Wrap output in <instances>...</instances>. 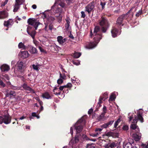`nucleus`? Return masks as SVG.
<instances>
[{"instance_id": "nucleus-1", "label": "nucleus", "mask_w": 148, "mask_h": 148, "mask_svg": "<svg viewBox=\"0 0 148 148\" xmlns=\"http://www.w3.org/2000/svg\"><path fill=\"white\" fill-rule=\"evenodd\" d=\"M98 22L100 27L96 26L94 29L93 33L91 30L90 36L92 37L93 36V41L89 43L87 45L89 49H92L95 47L102 38V32L106 33L110 26L109 21L104 14L101 15L100 19Z\"/></svg>"}, {"instance_id": "nucleus-2", "label": "nucleus", "mask_w": 148, "mask_h": 148, "mask_svg": "<svg viewBox=\"0 0 148 148\" xmlns=\"http://www.w3.org/2000/svg\"><path fill=\"white\" fill-rule=\"evenodd\" d=\"M126 15L123 14L118 18L116 21V24L119 28L123 26V22L124 20H126Z\"/></svg>"}, {"instance_id": "nucleus-3", "label": "nucleus", "mask_w": 148, "mask_h": 148, "mask_svg": "<svg viewBox=\"0 0 148 148\" xmlns=\"http://www.w3.org/2000/svg\"><path fill=\"white\" fill-rule=\"evenodd\" d=\"M27 23L29 25L33 26V28H34L35 30L37 29L38 25L40 24L39 22H35V20L31 18L28 20Z\"/></svg>"}, {"instance_id": "nucleus-4", "label": "nucleus", "mask_w": 148, "mask_h": 148, "mask_svg": "<svg viewBox=\"0 0 148 148\" xmlns=\"http://www.w3.org/2000/svg\"><path fill=\"white\" fill-rule=\"evenodd\" d=\"M95 7L94 3L92 2L89 3L85 7V12H87L89 15L92 11H94L93 9Z\"/></svg>"}, {"instance_id": "nucleus-5", "label": "nucleus", "mask_w": 148, "mask_h": 148, "mask_svg": "<svg viewBox=\"0 0 148 148\" xmlns=\"http://www.w3.org/2000/svg\"><path fill=\"white\" fill-rule=\"evenodd\" d=\"M32 27L29 26L27 27V31L28 34L32 38L34 39L35 38L36 31L35 29H34V28H33L32 29Z\"/></svg>"}, {"instance_id": "nucleus-6", "label": "nucleus", "mask_w": 148, "mask_h": 148, "mask_svg": "<svg viewBox=\"0 0 148 148\" xmlns=\"http://www.w3.org/2000/svg\"><path fill=\"white\" fill-rule=\"evenodd\" d=\"M4 119V123L8 124L10 123L11 120V117L9 114H7L3 115Z\"/></svg>"}, {"instance_id": "nucleus-7", "label": "nucleus", "mask_w": 148, "mask_h": 148, "mask_svg": "<svg viewBox=\"0 0 148 148\" xmlns=\"http://www.w3.org/2000/svg\"><path fill=\"white\" fill-rule=\"evenodd\" d=\"M14 23L13 20L10 19L7 21H4V25L7 28H9L11 27Z\"/></svg>"}, {"instance_id": "nucleus-8", "label": "nucleus", "mask_w": 148, "mask_h": 148, "mask_svg": "<svg viewBox=\"0 0 148 148\" xmlns=\"http://www.w3.org/2000/svg\"><path fill=\"white\" fill-rule=\"evenodd\" d=\"M27 50L29 51L32 54L36 53L38 52L36 48L30 45H28Z\"/></svg>"}, {"instance_id": "nucleus-9", "label": "nucleus", "mask_w": 148, "mask_h": 148, "mask_svg": "<svg viewBox=\"0 0 148 148\" xmlns=\"http://www.w3.org/2000/svg\"><path fill=\"white\" fill-rule=\"evenodd\" d=\"M8 13L6 10L0 11V19H3L8 17Z\"/></svg>"}, {"instance_id": "nucleus-10", "label": "nucleus", "mask_w": 148, "mask_h": 148, "mask_svg": "<svg viewBox=\"0 0 148 148\" xmlns=\"http://www.w3.org/2000/svg\"><path fill=\"white\" fill-rule=\"evenodd\" d=\"M131 10H129L126 13L124 14H125L126 16V20L127 21H128L132 19L134 15V14L133 12H131Z\"/></svg>"}, {"instance_id": "nucleus-11", "label": "nucleus", "mask_w": 148, "mask_h": 148, "mask_svg": "<svg viewBox=\"0 0 148 148\" xmlns=\"http://www.w3.org/2000/svg\"><path fill=\"white\" fill-rule=\"evenodd\" d=\"M111 33L112 37L115 38L118 35H120L121 32H119V30L117 29L114 28L112 29Z\"/></svg>"}, {"instance_id": "nucleus-12", "label": "nucleus", "mask_w": 148, "mask_h": 148, "mask_svg": "<svg viewBox=\"0 0 148 148\" xmlns=\"http://www.w3.org/2000/svg\"><path fill=\"white\" fill-rule=\"evenodd\" d=\"M74 126L77 132L78 133L81 132L83 128V126L81 124H75Z\"/></svg>"}, {"instance_id": "nucleus-13", "label": "nucleus", "mask_w": 148, "mask_h": 148, "mask_svg": "<svg viewBox=\"0 0 148 148\" xmlns=\"http://www.w3.org/2000/svg\"><path fill=\"white\" fill-rule=\"evenodd\" d=\"M0 69L2 72H5L8 71L10 69V66L6 64H3L2 65Z\"/></svg>"}, {"instance_id": "nucleus-14", "label": "nucleus", "mask_w": 148, "mask_h": 148, "mask_svg": "<svg viewBox=\"0 0 148 148\" xmlns=\"http://www.w3.org/2000/svg\"><path fill=\"white\" fill-rule=\"evenodd\" d=\"M63 37L61 36H58L57 38L58 41L60 44L62 45H63L66 40V38L63 39Z\"/></svg>"}, {"instance_id": "nucleus-15", "label": "nucleus", "mask_w": 148, "mask_h": 148, "mask_svg": "<svg viewBox=\"0 0 148 148\" xmlns=\"http://www.w3.org/2000/svg\"><path fill=\"white\" fill-rule=\"evenodd\" d=\"M23 88L25 90H28L30 92H33L34 93V90L29 86H28L26 83H24L22 85Z\"/></svg>"}, {"instance_id": "nucleus-16", "label": "nucleus", "mask_w": 148, "mask_h": 148, "mask_svg": "<svg viewBox=\"0 0 148 148\" xmlns=\"http://www.w3.org/2000/svg\"><path fill=\"white\" fill-rule=\"evenodd\" d=\"M62 11V9L61 8H58L54 11V12L55 14H58L57 15H56V16H60L61 15Z\"/></svg>"}, {"instance_id": "nucleus-17", "label": "nucleus", "mask_w": 148, "mask_h": 148, "mask_svg": "<svg viewBox=\"0 0 148 148\" xmlns=\"http://www.w3.org/2000/svg\"><path fill=\"white\" fill-rule=\"evenodd\" d=\"M29 54L27 51H23L21 52V56L23 58H27L29 56Z\"/></svg>"}, {"instance_id": "nucleus-18", "label": "nucleus", "mask_w": 148, "mask_h": 148, "mask_svg": "<svg viewBox=\"0 0 148 148\" xmlns=\"http://www.w3.org/2000/svg\"><path fill=\"white\" fill-rule=\"evenodd\" d=\"M23 63L22 62L18 61L17 64V66L18 67V71H23L22 68L23 66Z\"/></svg>"}, {"instance_id": "nucleus-19", "label": "nucleus", "mask_w": 148, "mask_h": 148, "mask_svg": "<svg viewBox=\"0 0 148 148\" xmlns=\"http://www.w3.org/2000/svg\"><path fill=\"white\" fill-rule=\"evenodd\" d=\"M28 45H25L22 42H20L18 45V47L19 49H23L27 50Z\"/></svg>"}, {"instance_id": "nucleus-20", "label": "nucleus", "mask_w": 148, "mask_h": 148, "mask_svg": "<svg viewBox=\"0 0 148 148\" xmlns=\"http://www.w3.org/2000/svg\"><path fill=\"white\" fill-rule=\"evenodd\" d=\"M42 96L43 98L47 99H51V97L47 92H46L42 94Z\"/></svg>"}, {"instance_id": "nucleus-21", "label": "nucleus", "mask_w": 148, "mask_h": 148, "mask_svg": "<svg viewBox=\"0 0 148 148\" xmlns=\"http://www.w3.org/2000/svg\"><path fill=\"white\" fill-rule=\"evenodd\" d=\"M137 115L138 120L140 121L141 123H143L144 122V119L141 114L139 112L137 113Z\"/></svg>"}, {"instance_id": "nucleus-22", "label": "nucleus", "mask_w": 148, "mask_h": 148, "mask_svg": "<svg viewBox=\"0 0 148 148\" xmlns=\"http://www.w3.org/2000/svg\"><path fill=\"white\" fill-rule=\"evenodd\" d=\"M55 3L58 4L62 8H64V3L61 2L60 0H56Z\"/></svg>"}, {"instance_id": "nucleus-23", "label": "nucleus", "mask_w": 148, "mask_h": 148, "mask_svg": "<svg viewBox=\"0 0 148 148\" xmlns=\"http://www.w3.org/2000/svg\"><path fill=\"white\" fill-rule=\"evenodd\" d=\"M2 78L3 79H4L5 80H9L10 78L7 74L5 73H3L2 74Z\"/></svg>"}, {"instance_id": "nucleus-24", "label": "nucleus", "mask_w": 148, "mask_h": 148, "mask_svg": "<svg viewBox=\"0 0 148 148\" xmlns=\"http://www.w3.org/2000/svg\"><path fill=\"white\" fill-rule=\"evenodd\" d=\"M81 53L79 52H75L73 54V56L75 58H77L81 56Z\"/></svg>"}, {"instance_id": "nucleus-25", "label": "nucleus", "mask_w": 148, "mask_h": 148, "mask_svg": "<svg viewBox=\"0 0 148 148\" xmlns=\"http://www.w3.org/2000/svg\"><path fill=\"white\" fill-rule=\"evenodd\" d=\"M85 120L84 119L83 117H82L80 119L78 120L75 124H81L82 123L85 122Z\"/></svg>"}, {"instance_id": "nucleus-26", "label": "nucleus", "mask_w": 148, "mask_h": 148, "mask_svg": "<svg viewBox=\"0 0 148 148\" xmlns=\"http://www.w3.org/2000/svg\"><path fill=\"white\" fill-rule=\"evenodd\" d=\"M105 114L103 113H102L99 115V116L98 117L97 119L99 121H101L102 120L104 117Z\"/></svg>"}, {"instance_id": "nucleus-27", "label": "nucleus", "mask_w": 148, "mask_h": 148, "mask_svg": "<svg viewBox=\"0 0 148 148\" xmlns=\"http://www.w3.org/2000/svg\"><path fill=\"white\" fill-rule=\"evenodd\" d=\"M10 95V98H11L12 96H15L16 95V92L13 90H10L9 92Z\"/></svg>"}, {"instance_id": "nucleus-28", "label": "nucleus", "mask_w": 148, "mask_h": 148, "mask_svg": "<svg viewBox=\"0 0 148 148\" xmlns=\"http://www.w3.org/2000/svg\"><path fill=\"white\" fill-rule=\"evenodd\" d=\"M130 128L132 130H135L138 127V126L136 125V124L134 123L130 125Z\"/></svg>"}, {"instance_id": "nucleus-29", "label": "nucleus", "mask_w": 148, "mask_h": 148, "mask_svg": "<svg viewBox=\"0 0 148 148\" xmlns=\"http://www.w3.org/2000/svg\"><path fill=\"white\" fill-rule=\"evenodd\" d=\"M58 89V88H57V87H55L53 90V92H54V94L57 95H60L61 94V92H57L56 91V90Z\"/></svg>"}, {"instance_id": "nucleus-30", "label": "nucleus", "mask_w": 148, "mask_h": 148, "mask_svg": "<svg viewBox=\"0 0 148 148\" xmlns=\"http://www.w3.org/2000/svg\"><path fill=\"white\" fill-rule=\"evenodd\" d=\"M102 1H101L100 3V5H101L102 7V9H103L105 8V5L106 4V2L105 1H104V0H102Z\"/></svg>"}, {"instance_id": "nucleus-31", "label": "nucleus", "mask_w": 148, "mask_h": 148, "mask_svg": "<svg viewBox=\"0 0 148 148\" xmlns=\"http://www.w3.org/2000/svg\"><path fill=\"white\" fill-rule=\"evenodd\" d=\"M141 146L143 148H148V142H146L145 143H142Z\"/></svg>"}, {"instance_id": "nucleus-32", "label": "nucleus", "mask_w": 148, "mask_h": 148, "mask_svg": "<svg viewBox=\"0 0 148 148\" xmlns=\"http://www.w3.org/2000/svg\"><path fill=\"white\" fill-rule=\"evenodd\" d=\"M39 66V65H35V64H33L32 65V67L34 69L36 70L37 71H39V69L38 68V66Z\"/></svg>"}, {"instance_id": "nucleus-33", "label": "nucleus", "mask_w": 148, "mask_h": 148, "mask_svg": "<svg viewBox=\"0 0 148 148\" xmlns=\"http://www.w3.org/2000/svg\"><path fill=\"white\" fill-rule=\"evenodd\" d=\"M48 21L50 22H52L55 19L54 17L52 16L49 17L47 18Z\"/></svg>"}, {"instance_id": "nucleus-34", "label": "nucleus", "mask_w": 148, "mask_h": 148, "mask_svg": "<svg viewBox=\"0 0 148 148\" xmlns=\"http://www.w3.org/2000/svg\"><path fill=\"white\" fill-rule=\"evenodd\" d=\"M17 75H20V76H24V73L23 71H18V73Z\"/></svg>"}, {"instance_id": "nucleus-35", "label": "nucleus", "mask_w": 148, "mask_h": 148, "mask_svg": "<svg viewBox=\"0 0 148 148\" xmlns=\"http://www.w3.org/2000/svg\"><path fill=\"white\" fill-rule=\"evenodd\" d=\"M22 0H16V3L15 4L16 5H19L22 4Z\"/></svg>"}, {"instance_id": "nucleus-36", "label": "nucleus", "mask_w": 148, "mask_h": 148, "mask_svg": "<svg viewBox=\"0 0 148 148\" xmlns=\"http://www.w3.org/2000/svg\"><path fill=\"white\" fill-rule=\"evenodd\" d=\"M60 78L64 79H65L66 77V75L64 73L62 74L60 72Z\"/></svg>"}, {"instance_id": "nucleus-37", "label": "nucleus", "mask_w": 148, "mask_h": 148, "mask_svg": "<svg viewBox=\"0 0 148 148\" xmlns=\"http://www.w3.org/2000/svg\"><path fill=\"white\" fill-rule=\"evenodd\" d=\"M122 129L123 130L127 131L129 129V127L128 125H123Z\"/></svg>"}, {"instance_id": "nucleus-38", "label": "nucleus", "mask_w": 148, "mask_h": 148, "mask_svg": "<svg viewBox=\"0 0 148 148\" xmlns=\"http://www.w3.org/2000/svg\"><path fill=\"white\" fill-rule=\"evenodd\" d=\"M134 116V119H133V121L132 122V123H135L136 124L138 121L137 116H136V115H135Z\"/></svg>"}, {"instance_id": "nucleus-39", "label": "nucleus", "mask_w": 148, "mask_h": 148, "mask_svg": "<svg viewBox=\"0 0 148 148\" xmlns=\"http://www.w3.org/2000/svg\"><path fill=\"white\" fill-rule=\"evenodd\" d=\"M101 103H99V102L98 103L97 105L96 106V108L95 111H98L99 108H100V107L101 106Z\"/></svg>"}, {"instance_id": "nucleus-40", "label": "nucleus", "mask_w": 148, "mask_h": 148, "mask_svg": "<svg viewBox=\"0 0 148 148\" xmlns=\"http://www.w3.org/2000/svg\"><path fill=\"white\" fill-rule=\"evenodd\" d=\"M19 8V5H16L15 4L14 5V8L13 10V12H16L18 10V9Z\"/></svg>"}, {"instance_id": "nucleus-41", "label": "nucleus", "mask_w": 148, "mask_h": 148, "mask_svg": "<svg viewBox=\"0 0 148 148\" xmlns=\"http://www.w3.org/2000/svg\"><path fill=\"white\" fill-rule=\"evenodd\" d=\"M120 122V119H118L116 121L114 125V128H116L117 126H118L119 123Z\"/></svg>"}, {"instance_id": "nucleus-42", "label": "nucleus", "mask_w": 148, "mask_h": 148, "mask_svg": "<svg viewBox=\"0 0 148 148\" xmlns=\"http://www.w3.org/2000/svg\"><path fill=\"white\" fill-rule=\"evenodd\" d=\"M66 24L68 28L69 26V24L70 23V19L68 17L66 18Z\"/></svg>"}, {"instance_id": "nucleus-43", "label": "nucleus", "mask_w": 148, "mask_h": 148, "mask_svg": "<svg viewBox=\"0 0 148 148\" xmlns=\"http://www.w3.org/2000/svg\"><path fill=\"white\" fill-rule=\"evenodd\" d=\"M109 126H110L108 125V124L107 123L102 125L101 126V127L103 128H107Z\"/></svg>"}, {"instance_id": "nucleus-44", "label": "nucleus", "mask_w": 148, "mask_h": 148, "mask_svg": "<svg viewBox=\"0 0 148 148\" xmlns=\"http://www.w3.org/2000/svg\"><path fill=\"white\" fill-rule=\"evenodd\" d=\"M109 126H110L108 125V124L107 123L102 125L101 126V127L103 128H107Z\"/></svg>"}, {"instance_id": "nucleus-45", "label": "nucleus", "mask_w": 148, "mask_h": 148, "mask_svg": "<svg viewBox=\"0 0 148 148\" xmlns=\"http://www.w3.org/2000/svg\"><path fill=\"white\" fill-rule=\"evenodd\" d=\"M107 111V107L105 106H104L103 108V112L102 113L105 114L106 113Z\"/></svg>"}, {"instance_id": "nucleus-46", "label": "nucleus", "mask_w": 148, "mask_h": 148, "mask_svg": "<svg viewBox=\"0 0 148 148\" xmlns=\"http://www.w3.org/2000/svg\"><path fill=\"white\" fill-rule=\"evenodd\" d=\"M142 13V10H140L136 14V16L138 17L140 15H141Z\"/></svg>"}, {"instance_id": "nucleus-47", "label": "nucleus", "mask_w": 148, "mask_h": 148, "mask_svg": "<svg viewBox=\"0 0 148 148\" xmlns=\"http://www.w3.org/2000/svg\"><path fill=\"white\" fill-rule=\"evenodd\" d=\"M66 3L68 5H70L71 3H73L74 2V0H66Z\"/></svg>"}, {"instance_id": "nucleus-48", "label": "nucleus", "mask_w": 148, "mask_h": 148, "mask_svg": "<svg viewBox=\"0 0 148 148\" xmlns=\"http://www.w3.org/2000/svg\"><path fill=\"white\" fill-rule=\"evenodd\" d=\"M63 82V80L62 79L60 78L57 80V83L58 84H61Z\"/></svg>"}, {"instance_id": "nucleus-49", "label": "nucleus", "mask_w": 148, "mask_h": 148, "mask_svg": "<svg viewBox=\"0 0 148 148\" xmlns=\"http://www.w3.org/2000/svg\"><path fill=\"white\" fill-rule=\"evenodd\" d=\"M65 86V88H71L72 86V84L70 83H69L66 85H64Z\"/></svg>"}, {"instance_id": "nucleus-50", "label": "nucleus", "mask_w": 148, "mask_h": 148, "mask_svg": "<svg viewBox=\"0 0 148 148\" xmlns=\"http://www.w3.org/2000/svg\"><path fill=\"white\" fill-rule=\"evenodd\" d=\"M17 76L19 78H21V79L22 80L23 82H24L25 81V79L24 76H20V75H17Z\"/></svg>"}, {"instance_id": "nucleus-51", "label": "nucleus", "mask_w": 148, "mask_h": 148, "mask_svg": "<svg viewBox=\"0 0 148 148\" xmlns=\"http://www.w3.org/2000/svg\"><path fill=\"white\" fill-rule=\"evenodd\" d=\"M8 2V0H5L4 2H2L1 4V6L3 7L6 4H7Z\"/></svg>"}, {"instance_id": "nucleus-52", "label": "nucleus", "mask_w": 148, "mask_h": 148, "mask_svg": "<svg viewBox=\"0 0 148 148\" xmlns=\"http://www.w3.org/2000/svg\"><path fill=\"white\" fill-rule=\"evenodd\" d=\"M109 146L111 148H113L116 146L115 143H111L109 145Z\"/></svg>"}, {"instance_id": "nucleus-53", "label": "nucleus", "mask_w": 148, "mask_h": 148, "mask_svg": "<svg viewBox=\"0 0 148 148\" xmlns=\"http://www.w3.org/2000/svg\"><path fill=\"white\" fill-rule=\"evenodd\" d=\"M3 121V116H0V124H2L3 123H4Z\"/></svg>"}, {"instance_id": "nucleus-54", "label": "nucleus", "mask_w": 148, "mask_h": 148, "mask_svg": "<svg viewBox=\"0 0 148 148\" xmlns=\"http://www.w3.org/2000/svg\"><path fill=\"white\" fill-rule=\"evenodd\" d=\"M105 99L104 97H100L99 99V103H102V100H105Z\"/></svg>"}, {"instance_id": "nucleus-55", "label": "nucleus", "mask_w": 148, "mask_h": 148, "mask_svg": "<svg viewBox=\"0 0 148 148\" xmlns=\"http://www.w3.org/2000/svg\"><path fill=\"white\" fill-rule=\"evenodd\" d=\"M132 146V144L130 143H127L125 145V146L127 148H129L130 147Z\"/></svg>"}, {"instance_id": "nucleus-56", "label": "nucleus", "mask_w": 148, "mask_h": 148, "mask_svg": "<svg viewBox=\"0 0 148 148\" xmlns=\"http://www.w3.org/2000/svg\"><path fill=\"white\" fill-rule=\"evenodd\" d=\"M45 27L44 28L45 30L46 31H48V30L47 29V27L48 26V23H45Z\"/></svg>"}, {"instance_id": "nucleus-57", "label": "nucleus", "mask_w": 148, "mask_h": 148, "mask_svg": "<svg viewBox=\"0 0 148 148\" xmlns=\"http://www.w3.org/2000/svg\"><path fill=\"white\" fill-rule=\"evenodd\" d=\"M49 29L51 30H52L53 27V25L51 23L49 24Z\"/></svg>"}, {"instance_id": "nucleus-58", "label": "nucleus", "mask_w": 148, "mask_h": 148, "mask_svg": "<svg viewBox=\"0 0 148 148\" xmlns=\"http://www.w3.org/2000/svg\"><path fill=\"white\" fill-rule=\"evenodd\" d=\"M81 14H82L81 17L83 18H84L86 16L84 12V11H82L81 12Z\"/></svg>"}, {"instance_id": "nucleus-59", "label": "nucleus", "mask_w": 148, "mask_h": 148, "mask_svg": "<svg viewBox=\"0 0 148 148\" xmlns=\"http://www.w3.org/2000/svg\"><path fill=\"white\" fill-rule=\"evenodd\" d=\"M114 122V120H111V121H109V122H107V123H108V125L110 126Z\"/></svg>"}, {"instance_id": "nucleus-60", "label": "nucleus", "mask_w": 148, "mask_h": 148, "mask_svg": "<svg viewBox=\"0 0 148 148\" xmlns=\"http://www.w3.org/2000/svg\"><path fill=\"white\" fill-rule=\"evenodd\" d=\"M0 85L1 86L3 87H5V84L1 80H0Z\"/></svg>"}, {"instance_id": "nucleus-61", "label": "nucleus", "mask_w": 148, "mask_h": 148, "mask_svg": "<svg viewBox=\"0 0 148 148\" xmlns=\"http://www.w3.org/2000/svg\"><path fill=\"white\" fill-rule=\"evenodd\" d=\"M115 98L114 95H112L110 96V99L111 100L113 101L114 99Z\"/></svg>"}, {"instance_id": "nucleus-62", "label": "nucleus", "mask_w": 148, "mask_h": 148, "mask_svg": "<svg viewBox=\"0 0 148 148\" xmlns=\"http://www.w3.org/2000/svg\"><path fill=\"white\" fill-rule=\"evenodd\" d=\"M108 95L106 92H105L103 94V97L105 98V99L108 98Z\"/></svg>"}, {"instance_id": "nucleus-63", "label": "nucleus", "mask_w": 148, "mask_h": 148, "mask_svg": "<svg viewBox=\"0 0 148 148\" xmlns=\"http://www.w3.org/2000/svg\"><path fill=\"white\" fill-rule=\"evenodd\" d=\"M65 86L64 85V86H60L59 88V89L60 90H63V89L65 88Z\"/></svg>"}, {"instance_id": "nucleus-64", "label": "nucleus", "mask_w": 148, "mask_h": 148, "mask_svg": "<svg viewBox=\"0 0 148 148\" xmlns=\"http://www.w3.org/2000/svg\"><path fill=\"white\" fill-rule=\"evenodd\" d=\"M113 133L112 132H108L106 134V135L107 136H111L112 134Z\"/></svg>"}]
</instances>
